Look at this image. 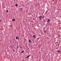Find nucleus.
Listing matches in <instances>:
<instances>
[{
	"mask_svg": "<svg viewBox=\"0 0 61 61\" xmlns=\"http://www.w3.org/2000/svg\"><path fill=\"white\" fill-rule=\"evenodd\" d=\"M43 17H42V16H40L39 17V20H41L42 19V18Z\"/></svg>",
	"mask_w": 61,
	"mask_h": 61,
	"instance_id": "f257e3e1",
	"label": "nucleus"
},
{
	"mask_svg": "<svg viewBox=\"0 0 61 61\" xmlns=\"http://www.w3.org/2000/svg\"><path fill=\"white\" fill-rule=\"evenodd\" d=\"M15 38L16 39H17H17H19V37L17 36H16V37Z\"/></svg>",
	"mask_w": 61,
	"mask_h": 61,
	"instance_id": "f03ea898",
	"label": "nucleus"
},
{
	"mask_svg": "<svg viewBox=\"0 0 61 61\" xmlns=\"http://www.w3.org/2000/svg\"><path fill=\"white\" fill-rule=\"evenodd\" d=\"M29 56H30V55L28 56H27L26 57V58H28V57H29Z\"/></svg>",
	"mask_w": 61,
	"mask_h": 61,
	"instance_id": "7ed1b4c3",
	"label": "nucleus"
},
{
	"mask_svg": "<svg viewBox=\"0 0 61 61\" xmlns=\"http://www.w3.org/2000/svg\"><path fill=\"white\" fill-rule=\"evenodd\" d=\"M50 19H49V20L47 21V23H48L49 22H50Z\"/></svg>",
	"mask_w": 61,
	"mask_h": 61,
	"instance_id": "20e7f679",
	"label": "nucleus"
},
{
	"mask_svg": "<svg viewBox=\"0 0 61 61\" xmlns=\"http://www.w3.org/2000/svg\"><path fill=\"white\" fill-rule=\"evenodd\" d=\"M12 21H15V19H13L12 20Z\"/></svg>",
	"mask_w": 61,
	"mask_h": 61,
	"instance_id": "39448f33",
	"label": "nucleus"
},
{
	"mask_svg": "<svg viewBox=\"0 0 61 61\" xmlns=\"http://www.w3.org/2000/svg\"><path fill=\"white\" fill-rule=\"evenodd\" d=\"M24 52H25V51H24V50H23V51L22 52H21V53H24Z\"/></svg>",
	"mask_w": 61,
	"mask_h": 61,
	"instance_id": "423d86ee",
	"label": "nucleus"
},
{
	"mask_svg": "<svg viewBox=\"0 0 61 61\" xmlns=\"http://www.w3.org/2000/svg\"><path fill=\"white\" fill-rule=\"evenodd\" d=\"M61 51H60L59 50H58L57 51V52H58L59 53H60Z\"/></svg>",
	"mask_w": 61,
	"mask_h": 61,
	"instance_id": "0eeeda50",
	"label": "nucleus"
},
{
	"mask_svg": "<svg viewBox=\"0 0 61 61\" xmlns=\"http://www.w3.org/2000/svg\"><path fill=\"white\" fill-rule=\"evenodd\" d=\"M15 6H18V5L17 4H15Z\"/></svg>",
	"mask_w": 61,
	"mask_h": 61,
	"instance_id": "6e6552de",
	"label": "nucleus"
},
{
	"mask_svg": "<svg viewBox=\"0 0 61 61\" xmlns=\"http://www.w3.org/2000/svg\"><path fill=\"white\" fill-rule=\"evenodd\" d=\"M35 36H36V35H34L33 36V37H34V38H35Z\"/></svg>",
	"mask_w": 61,
	"mask_h": 61,
	"instance_id": "1a4fd4ad",
	"label": "nucleus"
},
{
	"mask_svg": "<svg viewBox=\"0 0 61 61\" xmlns=\"http://www.w3.org/2000/svg\"><path fill=\"white\" fill-rule=\"evenodd\" d=\"M29 42H30L31 41V40H30V39L29 40Z\"/></svg>",
	"mask_w": 61,
	"mask_h": 61,
	"instance_id": "9d476101",
	"label": "nucleus"
},
{
	"mask_svg": "<svg viewBox=\"0 0 61 61\" xmlns=\"http://www.w3.org/2000/svg\"><path fill=\"white\" fill-rule=\"evenodd\" d=\"M17 49H18V48H19V46H17Z\"/></svg>",
	"mask_w": 61,
	"mask_h": 61,
	"instance_id": "9b49d317",
	"label": "nucleus"
},
{
	"mask_svg": "<svg viewBox=\"0 0 61 61\" xmlns=\"http://www.w3.org/2000/svg\"><path fill=\"white\" fill-rule=\"evenodd\" d=\"M7 12H8V10H7Z\"/></svg>",
	"mask_w": 61,
	"mask_h": 61,
	"instance_id": "f8f14e48",
	"label": "nucleus"
},
{
	"mask_svg": "<svg viewBox=\"0 0 61 61\" xmlns=\"http://www.w3.org/2000/svg\"><path fill=\"white\" fill-rule=\"evenodd\" d=\"M1 20L0 19V22H1Z\"/></svg>",
	"mask_w": 61,
	"mask_h": 61,
	"instance_id": "ddd939ff",
	"label": "nucleus"
},
{
	"mask_svg": "<svg viewBox=\"0 0 61 61\" xmlns=\"http://www.w3.org/2000/svg\"><path fill=\"white\" fill-rule=\"evenodd\" d=\"M20 48H22V47H21Z\"/></svg>",
	"mask_w": 61,
	"mask_h": 61,
	"instance_id": "4468645a",
	"label": "nucleus"
},
{
	"mask_svg": "<svg viewBox=\"0 0 61 61\" xmlns=\"http://www.w3.org/2000/svg\"><path fill=\"white\" fill-rule=\"evenodd\" d=\"M59 45H58L57 46H59Z\"/></svg>",
	"mask_w": 61,
	"mask_h": 61,
	"instance_id": "2eb2a0df",
	"label": "nucleus"
},
{
	"mask_svg": "<svg viewBox=\"0 0 61 61\" xmlns=\"http://www.w3.org/2000/svg\"><path fill=\"white\" fill-rule=\"evenodd\" d=\"M44 21H45V20H43Z\"/></svg>",
	"mask_w": 61,
	"mask_h": 61,
	"instance_id": "dca6fc26",
	"label": "nucleus"
},
{
	"mask_svg": "<svg viewBox=\"0 0 61 61\" xmlns=\"http://www.w3.org/2000/svg\"><path fill=\"white\" fill-rule=\"evenodd\" d=\"M56 43H57V44H58V42H57Z\"/></svg>",
	"mask_w": 61,
	"mask_h": 61,
	"instance_id": "f3484780",
	"label": "nucleus"
},
{
	"mask_svg": "<svg viewBox=\"0 0 61 61\" xmlns=\"http://www.w3.org/2000/svg\"><path fill=\"white\" fill-rule=\"evenodd\" d=\"M30 42H31V43H32V41H30Z\"/></svg>",
	"mask_w": 61,
	"mask_h": 61,
	"instance_id": "a211bd4d",
	"label": "nucleus"
},
{
	"mask_svg": "<svg viewBox=\"0 0 61 61\" xmlns=\"http://www.w3.org/2000/svg\"><path fill=\"white\" fill-rule=\"evenodd\" d=\"M36 38V37H35V38Z\"/></svg>",
	"mask_w": 61,
	"mask_h": 61,
	"instance_id": "6ab92c4d",
	"label": "nucleus"
},
{
	"mask_svg": "<svg viewBox=\"0 0 61 61\" xmlns=\"http://www.w3.org/2000/svg\"><path fill=\"white\" fill-rule=\"evenodd\" d=\"M33 20H34V18L33 19Z\"/></svg>",
	"mask_w": 61,
	"mask_h": 61,
	"instance_id": "aec40b11",
	"label": "nucleus"
},
{
	"mask_svg": "<svg viewBox=\"0 0 61 61\" xmlns=\"http://www.w3.org/2000/svg\"><path fill=\"white\" fill-rule=\"evenodd\" d=\"M44 22H45V21H44Z\"/></svg>",
	"mask_w": 61,
	"mask_h": 61,
	"instance_id": "412c9836",
	"label": "nucleus"
}]
</instances>
